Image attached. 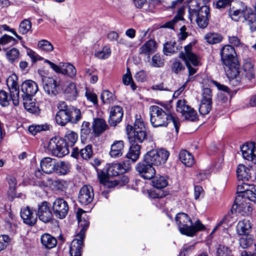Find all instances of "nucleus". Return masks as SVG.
<instances>
[{"label":"nucleus","instance_id":"obj_59","mask_svg":"<svg viewBox=\"0 0 256 256\" xmlns=\"http://www.w3.org/2000/svg\"><path fill=\"white\" fill-rule=\"evenodd\" d=\"M85 96L87 100L92 102L95 105L98 104L97 96L90 90H86L85 93Z\"/></svg>","mask_w":256,"mask_h":256},{"label":"nucleus","instance_id":"obj_63","mask_svg":"<svg viewBox=\"0 0 256 256\" xmlns=\"http://www.w3.org/2000/svg\"><path fill=\"white\" fill-rule=\"evenodd\" d=\"M114 164L116 166H118V171L120 174L126 172L129 168V166L128 165H126V163L124 162Z\"/></svg>","mask_w":256,"mask_h":256},{"label":"nucleus","instance_id":"obj_24","mask_svg":"<svg viewBox=\"0 0 256 256\" xmlns=\"http://www.w3.org/2000/svg\"><path fill=\"white\" fill-rule=\"evenodd\" d=\"M157 48L156 42L153 40H150L140 48L139 54L150 58V54L156 52Z\"/></svg>","mask_w":256,"mask_h":256},{"label":"nucleus","instance_id":"obj_46","mask_svg":"<svg viewBox=\"0 0 256 256\" xmlns=\"http://www.w3.org/2000/svg\"><path fill=\"white\" fill-rule=\"evenodd\" d=\"M38 46L40 50L47 52H52L54 48L52 44L46 40H40L38 42Z\"/></svg>","mask_w":256,"mask_h":256},{"label":"nucleus","instance_id":"obj_34","mask_svg":"<svg viewBox=\"0 0 256 256\" xmlns=\"http://www.w3.org/2000/svg\"><path fill=\"white\" fill-rule=\"evenodd\" d=\"M254 142H248L244 144L241 148V152L243 158L248 160L252 162V158L254 154Z\"/></svg>","mask_w":256,"mask_h":256},{"label":"nucleus","instance_id":"obj_19","mask_svg":"<svg viewBox=\"0 0 256 256\" xmlns=\"http://www.w3.org/2000/svg\"><path fill=\"white\" fill-rule=\"evenodd\" d=\"M136 170L140 176L144 179H150L156 174L154 168L150 164H146L144 160L136 164Z\"/></svg>","mask_w":256,"mask_h":256},{"label":"nucleus","instance_id":"obj_13","mask_svg":"<svg viewBox=\"0 0 256 256\" xmlns=\"http://www.w3.org/2000/svg\"><path fill=\"white\" fill-rule=\"evenodd\" d=\"M44 62L48 64L50 66L56 73L66 75L70 78H74L76 76V68L70 63H64L62 64L57 65L48 60H46Z\"/></svg>","mask_w":256,"mask_h":256},{"label":"nucleus","instance_id":"obj_32","mask_svg":"<svg viewBox=\"0 0 256 256\" xmlns=\"http://www.w3.org/2000/svg\"><path fill=\"white\" fill-rule=\"evenodd\" d=\"M252 228V224L248 220L244 219L239 221L236 226V232L240 234H249Z\"/></svg>","mask_w":256,"mask_h":256},{"label":"nucleus","instance_id":"obj_17","mask_svg":"<svg viewBox=\"0 0 256 256\" xmlns=\"http://www.w3.org/2000/svg\"><path fill=\"white\" fill-rule=\"evenodd\" d=\"M196 17V22L200 28H205L208 24L210 8L208 6H202L199 12L192 16V19Z\"/></svg>","mask_w":256,"mask_h":256},{"label":"nucleus","instance_id":"obj_15","mask_svg":"<svg viewBox=\"0 0 256 256\" xmlns=\"http://www.w3.org/2000/svg\"><path fill=\"white\" fill-rule=\"evenodd\" d=\"M212 94L209 88L203 89L202 98L199 106V112L202 115L208 114L212 109Z\"/></svg>","mask_w":256,"mask_h":256},{"label":"nucleus","instance_id":"obj_64","mask_svg":"<svg viewBox=\"0 0 256 256\" xmlns=\"http://www.w3.org/2000/svg\"><path fill=\"white\" fill-rule=\"evenodd\" d=\"M14 40L13 37L6 34H4L0 38V45H6Z\"/></svg>","mask_w":256,"mask_h":256},{"label":"nucleus","instance_id":"obj_43","mask_svg":"<svg viewBox=\"0 0 256 256\" xmlns=\"http://www.w3.org/2000/svg\"><path fill=\"white\" fill-rule=\"evenodd\" d=\"M50 129V126L46 124H32L28 127V132L32 135H36L38 132L46 131Z\"/></svg>","mask_w":256,"mask_h":256},{"label":"nucleus","instance_id":"obj_50","mask_svg":"<svg viewBox=\"0 0 256 256\" xmlns=\"http://www.w3.org/2000/svg\"><path fill=\"white\" fill-rule=\"evenodd\" d=\"M80 154L84 160L90 159L93 154L92 147V145H88L84 148L80 150Z\"/></svg>","mask_w":256,"mask_h":256},{"label":"nucleus","instance_id":"obj_47","mask_svg":"<svg viewBox=\"0 0 256 256\" xmlns=\"http://www.w3.org/2000/svg\"><path fill=\"white\" fill-rule=\"evenodd\" d=\"M110 54V48L108 46H105L101 50L96 52L94 56L99 59L104 60L109 58Z\"/></svg>","mask_w":256,"mask_h":256},{"label":"nucleus","instance_id":"obj_30","mask_svg":"<svg viewBox=\"0 0 256 256\" xmlns=\"http://www.w3.org/2000/svg\"><path fill=\"white\" fill-rule=\"evenodd\" d=\"M40 242L42 245L48 249L54 248L57 244L56 239L48 234H44L42 235Z\"/></svg>","mask_w":256,"mask_h":256},{"label":"nucleus","instance_id":"obj_29","mask_svg":"<svg viewBox=\"0 0 256 256\" xmlns=\"http://www.w3.org/2000/svg\"><path fill=\"white\" fill-rule=\"evenodd\" d=\"M236 174L239 180H248L251 178V168L244 164H239L236 169Z\"/></svg>","mask_w":256,"mask_h":256},{"label":"nucleus","instance_id":"obj_22","mask_svg":"<svg viewBox=\"0 0 256 256\" xmlns=\"http://www.w3.org/2000/svg\"><path fill=\"white\" fill-rule=\"evenodd\" d=\"M124 116L122 107L120 106H114L110 109L108 123L110 126H115L122 120Z\"/></svg>","mask_w":256,"mask_h":256},{"label":"nucleus","instance_id":"obj_28","mask_svg":"<svg viewBox=\"0 0 256 256\" xmlns=\"http://www.w3.org/2000/svg\"><path fill=\"white\" fill-rule=\"evenodd\" d=\"M137 142L134 141L130 143L131 146L129 151L126 154V158L130 160L132 162H135L139 158L140 154V146L136 144Z\"/></svg>","mask_w":256,"mask_h":256},{"label":"nucleus","instance_id":"obj_23","mask_svg":"<svg viewBox=\"0 0 256 256\" xmlns=\"http://www.w3.org/2000/svg\"><path fill=\"white\" fill-rule=\"evenodd\" d=\"M20 216L24 222L30 226H34L37 220L36 214L32 209L28 206L21 210Z\"/></svg>","mask_w":256,"mask_h":256},{"label":"nucleus","instance_id":"obj_53","mask_svg":"<svg viewBox=\"0 0 256 256\" xmlns=\"http://www.w3.org/2000/svg\"><path fill=\"white\" fill-rule=\"evenodd\" d=\"M12 98L8 96V93L3 90H0V104L2 106H7L10 104Z\"/></svg>","mask_w":256,"mask_h":256},{"label":"nucleus","instance_id":"obj_9","mask_svg":"<svg viewBox=\"0 0 256 256\" xmlns=\"http://www.w3.org/2000/svg\"><path fill=\"white\" fill-rule=\"evenodd\" d=\"M48 150L52 154L58 158H62L69 153L66 142L59 137H54L50 140Z\"/></svg>","mask_w":256,"mask_h":256},{"label":"nucleus","instance_id":"obj_1","mask_svg":"<svg viewBox=\"0 0 256 256\" xmlns=\"http://www.w3.org/2000/svg\"><path fill=\"white\" fill-rule=\"evenodd\" d=\"M76 214L78 227L80 228L81 230L76 235L75 238L71 242L70 247V256H81L85 232L90 225L89 218L86 212L82 209H78Z\"/></svg>","mask_w":256,"mask_h":256},{"label":"nucleus","instance_id":"obj_37","mask_svg":"<svg viewBox=\"0 0 256 256\" xmlns=\"http://www.w3.org/2000/svg\"><path fill=\"white\" fill-rule=\"evenodd\" d=\"M204 38L208 43L210 44H214L222 42L223 36L219 33L210 32L204 36Z\"/></svg>","mask_w":256,"mask_h":256},{"label":"nucleus","instance_id":"obj_42","mask_svg":"<svg viewBox=\"0 0 256 256\" xmlns=\"http://www.w3.org/2000/svg\"><path fill=\"white\" fill-rule=\"evenodd\" d=\"M20 53L18 49L12 48L6 52V56L12 64L17 62L20 58Z\"/></svg>","mask_w":256,"mask_h":256},{"label":"nucleus","instance_id":"obj_61","mask_svg":"<svg viewBox=\"0 0 256 256\" xmlns=\"http://www.w3.org/2000/svg\"><path fill=\"white\" fill-rule=\"evenodd\" d=\"M26 50L28 56H29L33 62L41 60V58L35 52L28 48H26Z\"/></svg>","mask_w":256,"mask_h":256},{"label":"nucleus","instance_id":"obj_33","mask_svg":"<svg viewBox=\"0 0 256 256\" xmlns=\"http://www.w3.org/2000/svg\"><path fill=\"white\" fill-rule=\"evenodd\" d=\"M64 93L66 96L70 100H76L78 95V91L76 84L72 82H70L66 86Z\"/></svg>","mask_w":256,"mask_h":256},{"label":"nucleus","instance_id":"obj_39","mask_svg":"<svg viewBox=\"0 0 256 256\" xmlns=\"http://www.w3.org/2000/svg\"><path fill=\"white\" fill-rule=\"evenodd\" d=\"M78 138V136L76 132L74 131L68 130L65 134L64 140L66 142L68 148V146L72 147L74 146Z\"/></svg>","mask_w":256,"mask_h":256},{"label":"nucleus","instance_id":"obj_31","mask_svg":"<svg viewBox=\"0 0 256 256\" xmlns=\"http://www.w3.org/2000/svg\"><path fill=\"white\" fill-rule=\"evenodd\" d=\"M124 142L122 140H116L112 144L110 155L112 158L120 156L122 154Z\"/></svg>","mask_w":256,"mask_h":256},{"label":"nucleus","instance_id":"obj_3","mask_svg":"<svg viewBox=\"0 0 256 256\" xmlns=\"http://www.w3.org/2000/svg\"><path fill=\"white\" fill-rule=\"evenodd\" d=\"M58 109L56 115V123L61 126H65L68 123L76 124L81 119L80 110L70 106H68L64 102H60L58 104Z\"/></svg>","mask_w":256,"mask_h":256},{"label":"nucleus","instance_id":"obj_11","mask_svg":"<svg viewBox=\"0 0 256 256\" xmlns=\"http://www.w3.org/2000/svg\"><path fill=\"white\" fill-rule=\"evenodd\" d=\"M42 82L44 91L50 96H56L60 92V82L57 79L52 77H44Z\"/></svg>","mask_w":256,"mask_h":256},{"label":"nucleus","instance_id":"obj_8","mask_svg":"<svg viewBox=\"0 0 256 256\" xmlns=\"http://www.w3.org/2000/svg\"><path fill=\"white\" fill-rule=\"evenodd\" d=\"M169 156L168 151L160 150H152L144 155V158L146 164H150L152 166H158L166 163Z\"/></svg>","mask_w":256,"mask_h":256},{"label":"nucleus","instance_id":"obj_48","mask_svg":"<svg viewBox=\"0 0 256 256\" xmlns=\"http://www.w3.org/2000/svg\"><path fill=\"white\" fill-rule=\"evenodd\" d=\"M174 42H166L164 46V53L166 55H169L176 52L178 48L175 46Z\"/></svg>","mask_w":256,"mask_h":256},{"label":"nucleus","instance_id":"obj_55","mask_svg":"<svg viewBox=\"0 0 256 256\" xmlns=\"http://www.w3.org/2000/svg\"><path fill=\"white\" fill-rule=\"evenodd\" d=\"M184 66L178 60H176L174 62L172 65V70L176 74H178L184 71Z\"/></svg>","mask_w":256,"mask_h":256},{"label":"nucleus","instance_id":"obj_58","mask_svg":"<svg viewBox=\"0 0 256 256\" xmlns=\"http://www.w3.org/2000/svg\"><path fill=\"white\" fill-rule=\"evenodd\" d=\"M91 129L90 128V124L87 122H84L82 125L80 134L82 136L85 138L90 134Z\"/></svg>","mask_w":256,"mask_h":256},{"label":"nucleus","instance_id":"obj_51","mask_svg":"<svg viewBox=\"0 0 256 256\" xmlns=\"http://www.w3.org/2000/svg\"><path fill=\"white\" fill-rule=\"evenodd\" d=\"M151 65L156 68H160L164 65V59L160 54H156L152 58Z\"/></svg>","mask_w":256,"mask_h":256},{"label":"nucleus","instance_id":"obj_38","mask_svg":"<svg viewBox=\"0 0 256 256\" xmlns=\"http://www.w3.org/2000/svg\"><path fill=\"white\" fill-rule=\"evenodd\" d=\"M55 172L58 175H64L69 172L70 170V165L68 162H55Z\"/></svg>","mask_w":256,"mask_h":256},{"label":"nucleus","instance_id":"obj_27","mask_svg":"<svg viewBox=\"0 0 256 256\" xmlns=\"http://www.w3.org/2000/svg\"><path fill=\"white\" fill-rule=\"evenodd\" d=\"M56 160L50 157L44 158L40 162V168L42 172L50 174L54 171Z\"/></svg>","mask_w":256,"mask_h":256},{"label":"nucleus","instance_id":"obj_60","mask_svg":"<svg viewBox=\"0 0 256 256\" xmlns=\"http://www.w3.org/2000/svg\"><path fill=\"white\" fill-rule=\"evenodd\" d=\"M118 166H116L115 164H112L108 166L106 170V174L108 176H114L119 175L118 171Z\"/></svg>","mask_w":256,"mask_h":256},{"label":"nucleus","instance_id":"obj_26","mask_svg":"<svg viewBox=\"0 0 256 256\" xmlns=\"http://www.w3.org/2000/svg\"><path fill=\"white\" fill-rule=\"evenodd\" d=\"M226 74L233 86H238L240 84L239 66L224 69Z\"/></svg>","mask_w":256,"mask_h":256},{"label":"nucleus","instance_id":"obj_10","mask_svg":"<svg viewBox=\"0 0 256 256\" xmlns=\"http://www.w3.org/2000/svg\"><path fill=\"white\" fill-rule=\"evenodd\" d=\"M235 56L234 49L232 46L226 45L222 48L220 56L224 69L239 66Z\"/></svg>","mask_w":256,"mask_h":256},{"label":"nucleus","instance_id":"obj_25","mask_svg":"<svg viewBox=\"0 0 256 256\" xmlns=\"http://www.w3.org/2000/svg\"><path fill=\"white\" fill-rule=\"evenodd\" d=\"M21 90L28 97L34 96L38 91L37 84L34 81L27 80L23 82L21 86Z\"/></svg>","mask_w":256,"mask_h":256},{"label":"nucleus","instance_id":"obj_57","mask_svg":"<svg viewBox=\"0 0 256 256\" xmlns=\"http://www.w3.org/2000/svg\"><path fill=\"white\" fill-rule=\"evenodd\" d=\"M100 98L104 104L110 103L113 100L112 94L108 90H103Z\"/></svg>","mask_w":256,"mask_h":256},{"label":"nucleus","instance_id":"obj_35","mask_svg":"<svg viewBox=\"0 0 256 256\" xmlns=\"http://www.w3.org/2000/svg\"><path fill=\"white\" fill-rule=\"evenodd\" d=\"M107 128L108 125L103 119L97 118L94 120L92 128L96 134L98 135L102 134L105 131Z\"/></svg>","mask_w":256,"mask_h":256},{"label":"nucleus","instance_id":"obj_12","mask_svg":"<svg viewBox=\"0 0 256 256\" xmlns=\"http://www.w3.org/2000/svg\"><path fill=\"white\" fill-rule=\"evenodd\" d=\"M18 78L16 74L10 76L6 80V84L8 88L10 98L14 106H17L19 104V86L18 82Z\"/></svg>","mask_w":256,"mask_h":256},{"label":"nucleus","instance_id":"obj_52","mask_svg":"<svg viewBox=\"0 0 256 256\" xmlns=\"http://www.w3.org/2000/svg\"><path fill=\"white\" fill-rule=\"evenodd\" d=\"M231 253V250L229 248L220 244L216 248V256H227Z\"/></svg>","mask_w":256,"mask_h":256},{"label":"nucleus","instance_id":"obj_44","mask_svg":"<svg viewBox=\"0 0 256 256\" xmlns=\"http://www.w3.org/2000/svg\"><path fill=\"white\" fill-rule=\"evenodd\" d=\"M242 236L239 239V244L242 248H246L253 243L252 236L249 234H240Z\"/></svg>","mask_w":256,"mask_h":256},{"label":"nucleus","instance_id":"obj_14","mask_svg":"<svg viewBox=\"0 0 256 256\" xmlns=\"http://www.w3.org/2000/svg\"><path fill=\"white\" fill-rule=\"evenodd\" d=\"M187 102L184 100H180L176 102V110L182 114L186 119L195 121L198 120L196 112L190 106L186 104Z\"/></svg>","mask_w":256,"mask_h":256},{"label":"nucleus","instance_id":"obj_40","mask_svg":"<svg viewBox=\"0 0 256 256\" xmlns=\"http://www.w3.org/2000/svg\"><path fill=\"white\" fill-rule=\"evenodd\" d=\"M152 178V186L158 189L164 188L168 184L166 179L162 176H156Z\"/></svg>","mask_w":256,"mask_h":256},{"label":"nucleus","instance_id":"obj_2","mask_svg":"<svg viewBox=\"0 0 256 256\" xmlns=\"http://www.w3.org/2000/svg\"><path fill=\"white\" fill-rule=\"evenodd\" d=\"M150 122L152 125L154 127H166L168 124L172 122L176 134L178 132L180 122L178 119L172 115L164 110L157 106H152L150 108Z\"/></svg>","mask_w":256,"mask_h":256},{"label":"nucleus","instance_id":"obj_18","mask_svg":"<svg viewBox=\"0 0 256 256\" xmlns=\"http://www.w3.org/2000/svg\"><path fill=\"white\" fill-rule=\"evenodd\" d=\"M250 201V200L246 197L242 198L241 196H237L236 198L234 203L236 210L244 216H248L252 212V208Z\"/></svg>","mask_w":256,"mask_h":256},{"label":"nucleus","instance_id":"obj_62","mask_svg":"<svg viewBox=\"0 0 256 256\" xmlns=\"http://www.w3.org/2000/svg\"><path fill=\"white\" fill-rule=\"evenodd\" d=\"M194 248V245L184 244L180 253V256H186Z\"/></svg>","mask_w":256,"mask_h":256},{"label":"nucleus","instance_id":"obj_21","mask_svg":"<svg viewBox=\"0 0 256 256\" xmlns=\"http://www.w3.org/2000/svg\"><path fill=\"white\" fill-rule=\"evenodd\" d=\"M37 214L39 220L44 223L50 222L52 218V214L50 204L46 202H42L38 206Z\"/></svg>","mask_w":256,"mask_h":256},{"label":"nucleus","instance_id":"obj_4","mask_svg":"<svg viewBox=\"0 0 256 256\" xmlns=\"http://www.w3.org/2000/svg\"><path fill=\"white\" fill-rule=\"evenodd\" d=\"M175 220L180 232L188 236H193L198 232L205 228L199 220H196L194 224L188 216L183 212L178 214Z\"/></svg>","mask_w":256,"mask_h":256},{"label":"nucleus","instance_id":"obj_41","mask_svg":"<svg viewBox=\"0 0 256 256\" xmlns=\"http://www.w3.org/2000/svg\"><path fill=\"white\" fill-rule=\"evenodd\" d=\"M198 0H190L188 2V6L190 14V19L192 20V16H194L197 12H199L201 6H200Z\"/></svg>","mask_w":256,"mask_h":256},{"label":"nucleus","instance_id":"obj_16","mask_svg":"<svg viewBox=\"0 0 256 256\" xmlns=\"http://www.w3.org/2000/svg\"><path fill=\"white\" fill-rule=\"evenodd\" d=\"M52 209L54 216L58 218L62 219L67 215L69 207L64 198H58L53 202Z\"/></svg>","mask_w":256,"mask_h":256},{"label":"nucleus","instance_id":"obj_20","mask_svg":"<svg viewBox=\"0 0 256 256\" xmlns=\"http://www.w3.org/2000/svg\"><path fill=\"white\" fill-rule=\"evenodd\" d=\"M94 197L93 188L92 186L86 185L83 186L80 190L78 200L84 205H86L90 203Z\"/></svg>","mask_w":256,"mask_h":256},{"label":"nucleus","instance_id":"obj_49","mask_svg":"<svg viewBox=\"0 0 256 256\" xmlns=\"http://www.w3.org/2000/svg\"><path fill=\"white\" fill-rule=\"evenodd\" d=\"M122 82L125 85L130 84L131 88L134 90L136 89V86L132 80L129 68L127 69L126 73L122 76Z\"/></svg>","mask_w":256,"mask_h":256},{"label":"nucleus","instance_id":"obj_5","mask_svg":"<svg viewBox=\"0 0 256 256\" xmlns=\"http://www.w3.org/2000/svg\"><path fill=\"white\" fill-rule=\"evenodd\" d=\"M192 44L190 43L184 47V51L181 52L179 54V57L184 61L188 70V78L186 82L187 83L192 80V76L196 74L198 69L192 66H196L200 64L198 56L192 52Z\"/></svg>","mask_w":256,"mask_h":256},{"label":"nucleus","instance_id":"obj_6","mask_svg":"<svg viewBox=\"0 0 256 256\" xmlns=\"http://www.w3.org/2000/svg\"><path fill=\"white\" fill-rule=\"evenodd\" d=\"M240 7L236 10H231L230 15L232 19L238 20V18L241 16L246 20L247 24L250 26L252 32L256 31V16L252 12V9L248 7L244 3H240Z\"/></svg>","mask_w":256,"mask_h":256},{"label":"nucleus","instance_id":"obj_54","mask_svg":"<svg viewBox=\"0 0 256 256\" xmlns=\"http://www.w3.org/2000/svg\"><path fill=\"white\" fill-rule=\"evenodd\" d=\"M52 184L55 189L61 191L66 190L68 186L67 182L64 180H56Z\"/></svg>","mask_w":256,"mask_h":256},{"label":"nucleus","instance_id":"obj_7","mask_svg":"<svg viewBox=\"0 0 256 256\" xmlns=\"http://www.w3.org/2000/svg\"><path fill=\"white\" fill-rule=\"evenodd\" d=\"M126 130L130 143L134 141L142 142L146 137V128L143 120L140 118H136L134 127L131 125H128Z\"/></svg>","mask_w":256,"mask_h":256},{"label":"nucleus","instance_id":"obj_56","mask_svg":"<svg viewBox=\"0 0 256 256\" xmlns=\"http://www.w3.org/2000/svg\"><path fill=\"white\" fill-rule=\"evenodd\" d=\"M250 201L256 202V186H252L250 190H246L244 194Z\"/></svg>","mask_w":256,"mask_h":256},{"label":"nucleus","instance_id":"obj_45","mask_svg":"<svg viewBox=\"0 0 256 256\" xmlns=\"http://www.w3.org/2000/svg\"><path fill=\"white\" fill-rule=\"evenodd\" d=\"M32 22L28 19L23 20L20 24L18 28V32L25 34L29 32H32Z\"/></svg>","mask_w":256,"mask_h":256},{"label":"nucleus","instance_id":"obj_36","mask_svg":"<svg viewBox=\"0 0 256 256\" xmlns=\"http://www.w3.org/2000/svg\"><path fill=\"white\" fill-rule=\"evenodd\" d=\"M179 158L186 166H192L194 164V158L190 153L186 150H182L179 154Z\"/></svg>","mask_w":256,"mask_h":256}]
</instances>
